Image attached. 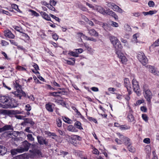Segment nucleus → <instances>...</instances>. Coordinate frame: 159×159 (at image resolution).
<instances>
[{"mask_svg": "<svg viewBox=\"0 0 159 159\" xmlns=\"http://www.w3.org/2000/svg\"><path fill=\"white\" fill-rule=\"evenodd\" d=\"M57 125L58 127H60L61 125V120L58 119L57 120Z\"/></svg>", "mask_w": 159, "mask_h": 159, "instance_id": "nucleus-39", "label": "nucleus"}, {"mask_svg": "<svg viewBox=\"0 0 159 159\" xmlns=\"http://www.w3.org/2000/svg\"><path fill=\"white\" fill-rule=\"evenodd\" d=\"M11 7L12 8L15 9L18 12H21V11L20 10V9L18 8V6L15 4H12L11 5Z\"/></svg>", "mask_w": 159, "mask_h": 159, "instance_id": "nucleus-26", "label": "nucleus"}, {"mask_svg": "<svg viewBox=\"0 0 159 159\" xmlns=\"http://www.w3.org/2000/svg\"><path fill=\"white\" fill-rule=\"evenodd\" d=\"M110 39L113 45L114 46L116 51H120L122 48L121 45L118 39L114 36H111L110 37Z\"/></svg>", "mask_w": 159, "mask_h": 159, "instance_id": "nucleus-2", "label": "nucleus"}, {"mask_svg": "<svg viewBox=\"0 0 159 159\" xmlns=\"http://www.w3.org/2000/svg\"><path fill=\"white\" fill-rule=\"evenodd\" d=\"M157 11H148L149 15H152L156 13Z\"/></svg>", "mask_w": 159, "mask_h": 159, "instance_id": "nucleus-61", "label": "nucleus"}, {"mask_svg": "<svg viewBox=\"0 0 159 159\" xmlns=\"http://www.w3.org/2000/svg\"><path fill=\"white\" fill-rule=\"evenodd\" d=\"M95 9L94 10L97 11L103 14L106 13V11H105V9L100 6H98L96 7H95Z\"/></svg>", "mask_w": 159, "mask_h": 159, "instance_id": "nucleus-15", "label": "nucleus"}, {"mask_svg": "<svg viewBox=\"0 0 159 159\" xmlns=\"http://www.w3.org/2000/svg\"><path fill=\"white\" fill-rule=\"evenodd\" d=\"M159 46V39L155 41L153 43V44H152V45L151 47H152V48H154L156 46Z\"/></svg>", "mask_w": 159, "mask_h": 159, "instance_id": "nucleus-29", "label": "nucleus"}, {"mask_svg": "<svg viewBox=\"0 0 159 159\" xmlns=\"http://www.w3.org/2000/svg\"><path fill=\"white\" fill-rule=\"evenodd\" d=\"M15 149L17 153H21L24 152L20 147H19L18 148Z\"/></svg>", "mask_w": 159, "mask_h": 159, "instance_id": "nucleus-32", "label": "nucleus"}, {"mask_svg": "<svg viewBox=\"0 0 159 159\" xmlns=\"http://www.w3.org/2000/svg\"><path fill=\"white\" fill-rule=\"evenodd\" d=\"M117 134L120 137V139H121L122 141H124V143L126 145L128 146L130 145V143L129 142V139L126 137H125L123 135H121L120 133H118Z\"/></svg>", "mask_w": 159, "mask_h": 159, "instance_id": "nucleus-11", "label": "nucleus"}, {"mask_svg": "<svg viewBox=\"0 0 159 159\" xmlns=\"http://www.w3.org/2000/svg\"><path fill=\"white\" fill-rule=\"evenodd\" d=\"M86 5L88 6L90 8H92L93 9H95V7H94L93 6V5L88 2L86 3Z\"/></svg>", "mask_w": 159, "mask_h": 159, "instance_id": "nucleus-60", "label": "nucleus"}, {"mask_svg": "<svg viewBox=\"0 0 159 159\" xmlns=\"http://www.w3.org/2000/svg\"><path fill=\"white\" fill-rule=\"evenodd\" d=\"M5 36L7 37L13 38L14 36L11 32L9 30H6L4 31Z\"/></svg>", "mask_w": 159, "mask_h": 159, "instance_id": "nucleus-13", "label": "nucleus"}, {"mask_svg": "<svg viewBox=\"0 0 159 159\" xmlns=\"http://www.w3.org/2000/svg\"><path fill=\"white\" fill-rule=\"evenodd\" d=\"M102 27L106 31L110 30V28L108 25L106 23L103 24Z\"/></svg>", "mask_w": 159, "mask_h": 159, "instance_id": "nucleus-27", "label": "nucleus"}, {"mask_svg": "<svg viewBox=\"0 0 159 159\" xmlns=\"http://www.w3.org/2000/svg\"><path fill=\"white\" fill-rule=\"evenodd\" d=\"M30 152H31L33 155L41 156V153L40 151L39 150L34 149L33 151L30 150Z\"/></svg>", "mask_w": 159, "mask_h": 159, "instance_id": "nucleus-17", "label": "nucleus"}, {"mask_svg": "<svg viewBox=\"0 0 159 159\" xmlns=\"http://www.w3.org/2000/svg\"><path fill=\"white\" fill-rule=\"evenodd\" d=\"M22 112L19 111L18 110H16L12 111V113L15 115L17 114H22Z\"/></svg>", "mask_w": 159, "mask_h": 159, "instance_id": "nucleus-34", "label": "nucleus"}, {"mask_svg": "<svg viewBox=\"0 0 159 159\" xmlns=\"http://www.w3.org/2000/svg\"><path fill=\"white\" fill-rule=\"evenodd\" d=\"M8 101L9 102L7 105V108H11L15 107H16V103L14 99H11L9 98Z\"/></svg>", "mask_w": 159, "mask_h": 159, "instance_id": "nucleus-8", "label": "nucleus"}, {"mask_svg": "<svg viewBox=\"0 0 159 159\" xmlns=\"http://www.w3.org/2000/svg\"><path fill=\"white\" fill-rule=\"evenodd\" d=\"M50 95L53 96H59V95L57 94V93L56 92H51L50 93Z\"/></svg>", "mask_w": 159, "mask_h": 159, "instance_id": "nucleus-55", "label": "nucleus"}, {"mask_svg": "<svg viewBox=\"0 0 159 159\" xmlns=\"http://www.w3.org/2000/svg\"><path fill=\"white\" fill-rule=\"evenodd\" d=\"M66 63L67 64H69V65H73L75 63V62H72L71 61H68V60H66Z\"/></svg>", "mask_w": 159, "mask_h": 159, "instance_id": "nucleus-59", "label": "nucleus"}, {"mask_svg": "<svg viewBox=\"0 0 159 159\" xmlns=\"http://www.w3.org/2000/svg\"><path fill=\"white\" fill-rule=\"evenodd\" d=\"M44 19L48 21H51V19L50 17L48 16V15L46 14V15L43 18Z\"/></svg>", "mask_w": 159, "mask_h": 159, "instance_id": "nucleus-52", "label": "nucleus"}, {"mask_svg": "<svg viewBox=\"0 0 159 159\" xmlns=\"http://www.w3.org/2000/svg\"><path fill=\"white\" fill-rule=\"evenodd\" d=\"M142 117L143 119L146 121H147L148 120V117L146 115V114H143L142 115Z\"/></svg>", "mask_w": 159, "mask_h": 159, "instance_id": "nucleus-49", "label": "nucleus"}, {"mask_svg": "<svg viewBox=\"0 0 159 159\" xmlns=\"http://www.w3.org/2000/svg\"><path fill=\"white\" fill-rule=\"evenodd\" d=\"M30 145V143H29L27 140H25L22 143L20 147L23 152H24L28 150Z\"/></svg>", "mask_w": 159, "mask_h": 159, "instance_id": "nucleus-6", "label": "nucleus"}, {"mask_svg": "<svg viewBox=\"0 0 159 159\" xmlns=\"http://www.w3.org/2000/svg\"><path fill=\"white\" fill-rule=\"evenodd\" d=\"M121 140H119L118 139H115L116 142L118 144H121L122 143V140H121V139H120Z\"/></svg>", "mask_w": 159, "mask_h": 159, "instance_id": "nucleus-54", "label": "nucleus"}, {"mask_svg": "<svg viewBox=\"0 0 159 159\" xmlns=\"http://www.w3.org/2000/svg\"><path fill=\"white\" fill-rule=\"evenodd\" d=\"M68 130L70 131L74 132L75 130V128L72 125L69 126L67 128Z\"/></svg>", "mask_w": 159, "mask_h": 159, "instance_id": "nucleus-28", "label": "nucleus"}, {"mask_svg": "<svg viewBox=\"0 0 159 159\" xmlns=\"http://www.w3.org/2000/svg\"><path fill=\"white\" fill-rule=\"evenodd\" d=\"M127 117L129 122H132L134 120V117L133 115L130 113L128 115Z\"/></svg>", "mask_w": 159, "mask_h": 159, "instance_id": "nucleus-22", "label": "nucleus"}, {"mask_svg": "<svg viewBox=\"0 0 159 159\" xmlns=\"http://www.w3.org/2000/svg\"><path fill=\"white\" fill-rule=\"evenodd\" d=\"M9 98L5 96H2L0 97V101L3 103H4L7 102L9 101Z\"/></svg>", "mask_w": 159, "mask_h": 159, "instance_id": "nucleus-18", "label": "nucleus"}, {"mask_svg": "<svg viewBox=\"0 0 159 159\" xmlns=\"http://www.w3.org/2000/svg\"><path fill=\"white\" fill-rule=\"evenodd\" d=\"M144 96L148 102L150 103L151 99L152 98V93L147 84H144L143 86Z\"/></svg>", "mask_w": 159, "mask_h": 159, "instance_id": "nucleus-1", "label": "nucleus"}, {"mask_svg": "<svg viewBox=\"0 0 159 159\" xmlns=\"http://www.w3.org/2000/svg\"><path fill=\"white\" fill-rule=\"evenodd\" d=\"M41 3L43 5L46 6L47 7L48 6V3H47L46 2L44 1H42L41 2Z\"/></svg>", "mask_w": 159, "mask_h": 159, "instance_id": "nucleus-58", "label": "nucleus"}, {"mask_svg": "<svg viewBox=\"0 0 159 159\" xmlns=\"http://www.w3.org/2000/svg\"><path fill=\"white\" fill-rule=\"evenodd\" d=\"M124 84L125 86L127 89L129 94L130 95L131 94V91L130 89L131 88L130 87V82L128 78H125L124 79Z\"/></svg>", "mask_w": 159, "mask_h": 159, "instance_id": "nucleus-9", "label": "nucleus"}, {"mask_svg": "<svg viewBox=\"0 0 159 159\" xmlns=\"http://www.w3.org/2000/svg\"><path fill=\"white\" fill-rule=\"evenodd\" d=\"M106 13H107L108 15L112 16L116 19H117L118 18L117 16L115 14V13L113 12L112 11L110 10L109 9L106 10Z\"/></svg>", "mask_w": 159, "mask_h": 159, "instance_id": "nucleus-12", "label": "nucleus"}, {"mask_svg": "<svg viewBox=\"0 0 159 159\" xmlns=\"http://www.w3.org/2000/svg\"><path fill=\"white\" fill-rule=\"evenodd\" d=\"M11 153L12 155H15L17 154V153L15 149L11 150Z\"/></svg>", "mask_w": 159, "mask_h": 159, "instance_id": "nucleus-47", "label": "nucleus"}, {"mask_svg": "<svg viewBox=\"0 0 159 159\" xmlns=\"http://www.w3.org/2000/svg\"><path fill=\"white\" fill-rule=\"evenodd\" d=\"M25 110L27 111H29L31 110V107L29 104L25 106Z\"/></svg>", "mask_w": 159, "mask_h": 159, "instance_id": "nucleus-41", "label": "nucleus"}, {"mask_svg": "<svg viewBox=\"0 0 159 159\" xmlns=\"http://www.w3.org/2000/svg\"><path fill=\"white\" fill-rule=\"evenodd\" d=\"M111 25L113 26L116 27H117L119 26L118 24L117 23L113 21L111 22Z\"/></svg>", "mask_w": 159, "mask_h": 159, "instance_id": "nucleus-40", "label": "nucleus"}, {"mask_svg": "<svg viewBox=\"0 0 159 159\" xmlns=\"http://www.w3.org/2000/svg\"><path fill=\"white\" fill-rule=\"evenodd\" d=\"M125 30L127 32L130 31L131 30L130 26L128 25H126L125 26Z\"/></svg>", "mask_w": 159, "mask_h": 159, "instance_id": "nucleus-33", "label": "nucleus"}, {"mask_svg": "<svg viewBox=\"0 0 159 159\" xmlns=\"http://www.w3.org/2000/svg\"><path fill=\"white\" fill-rule=\"evenodd\" d=\"M47 7L52 11H55V8L51 5H48V6Z\"/></svg>", "mask_w": 159, "mask_h": 159, "instance_id": "nucleus-50", "label": "nucleus"}, {"mask_svg": "<svg viewBox=\"0 0 159 159\" xmlns=\"http://www.w3.org/2000/svg\"><path fill=\"white\" fill-rule=\"evenodd\" d=\"M46 109L49 111L52 112L53 111L52 105L49 104H47L46 105Z\"/></svg>", "mask_w": 159, "mask_h": 159, "instance_id": "nucleus-25", "label": "nucleus"}, {"mask_svg": "<svg viewBox=\"0 0 159 159\" xmlns=\"http://www.w3.org/2000/svg\"><path fill=\"white\" fill-rule=\"evenodd\" d=\"M89 33L92 35L98 36V33L94 29H91L89 30Z\"/></svg>", "mask_w": 159, "mask_h": 159, "instance_id": "nucleus-21", "label": "nucleus"}, {"mask_svg": "<svg viewBox=\"0 0 159 159\" xmlns=\"http://www.w3.org/2000/svg\"><path fill=\"white\" fill-rule=\"evenodd\" d=\"M129 128H130L129 127H127V126H126V127H125L123 125H121V126H120V129L121 130L129 129Z\"/></svg>", "mask_w": 159, "mask_h": 159, "instance_id": "nucleus-48", "label": "nucleus"}, {"mask_svg": "<svg viewBox=\"0 0 159 159\" xmlns=\"http://www.w3.org/2000/svg\"><path fill=\"white\" fill-rule=\"evenodd\" d=\"M15 86L16 88V91H15L14 93L16 97H19L20 99H21L22 96L25 95V93L22 91L21 86L19 84L16 83Z\"/></svg>", "mask_w": 159, "mask_h": 159, "instance_id": "nucleus-3", "label": "nucleus"}, {"mask_svg": "<svg viewBox=\"0 0 159 159\" xmlns=\"http://www.w3.org/2000/svg\"><path fill=\"white\" fill-rule=\"evenodd\" d=\"M52 37L54 39L56 40H57L58 38V36L56 34L53 35Z\"/></svg>", "mask_w": 159, "mask_h": 159, "instance_id": "nucleus-62", "label": "nucleus"}, {"mask_svg": "<svg viewBox=\"0 0 159 159\" xmlns=\"http://www.w3.org/2000/svg\"><path fill=\"white\" fill-rule=\"evenodd\" d=\"M143 142L146 143L148 144L150 143V139L149 138H145V139L143 141Z\"/></svg>", "mask_w": 159, "mask_h": 159, "instance_id": "nucleus-44", "label": "nucleus"}, {"mask_svg": "<svg viewBox=\"0 0 159 159\" xmlns=\"http://www.w3.org/2000/svg\"><path fill=\"white\" fill-rule=\"evenodd\" d=\"M16 69L20 70H21V71H24V70H26V69L24 67H21L20 66H17L16 67Z\"/></svg>", "mask_w": 159, "mask_h": 159, "instance_id": "nucleus-35", "label": "nucleus"}, {"mask_svg": "<svg viewBox=\"0 0 159 159\" xmlns=\"http://www.w3.org/2000/svg\"><path fill=\"white\" fill-rule=\"evenodd\" d=\"M81 123L78 121H76L75 124V126L76 127L80 129H82V127L81 126Z\"/></svg>", "mask_w": 159, "mask_h": 159, "instance_id": "nucleus-24", "label": "nucleus"}, {"mask_svg": "<svg viewBox=\"0 0 159 159\" xmlns=\"http://www.w3.org/2000/svg\"><path fill=\"white\" fill-rule=\"evenodd\" d=\"M80 138L78 135H72L70 140V143L76 146L78 143L77 141L76 140H80Z\"/></svg>", "mask_w": 159, "mask_h": 159, "instance_id": "nucleus-10", "label": "nucleus"}, {"mask_svg": "<svg viewBox=\"0 0 159 159\" xmlns=\"http://www.w3.org/2000/svg\"><path fill=\"white\" fill-rule=\"evenodd\" d=\"M7 152L6 148L2 145H0V154L3 155L5 154Z\"/></svg>", "mask_w": 159, "mask_h": 159, "instance_id": "nucleus-19", "label": "nucleus"}, {"mask_svg": "<svg viewBox=\"0 0 159 159\" xmlns=\"http://www.w3.org/2000/svg\"><path fill=\"white\" fill-rule=\"evenodd\" d=\"M145 151L146 153L147 154L148 156H149L151 151V148L150 146L149 145L146 146L145 148Z\"/></svg>", "mask_w": 159, "mask_h": 159, "instance_id": "nucleus-20", "label": "nucleus"}, {"mask_svg": "<svg viewBox=\"0 0 159 159\" xmlns=\"http://www.w3.org/2000/svg\"><path fill=\"white\" fill-rule=\"evenodd\" d=\"M120 51L117 50L116 51V53L117 54L118 57L121 59V61L123 63H125L127 61V59L124 56L123 53L120 52Z\"/></svg>", "mask_w": 159, "mask_h": 159, "instance_id": "nucleus-7", "label": "nucleus"}, {"mask_svg": "<svg viewBox=\"0 0 159 159\" xmlns=\"http://www.w3.org/2000/svg\"><path fill=\"white\" fill-rule=\"evenodd\" d=\"M64 119H65V120H64V121L66 122H67L68 123H71L70 122V121H71V120L69 118H67V117H64Z\"/></svg>", "mask_w": 159, "mask_h": 159, "instance_id": "nucleus-53", "label": "nucleus"}, {"mask_svg": "<svg viewBox=\"0 0 159 159\" xmlns=\"http://www.w3.org/2000/svg\"><path fill=\"white\" fill-rule=\"evenodd\" d=\"M68 54L71 56H73L75 57H78V54H77L76 52H69Z\"/></svg>", "mask_w": 159, "mask_h": 159, "instance_id": "nucleus-30", "label": "nucleus"}, {"mask_svg": "<svg viewBox=\"0 0 159 159\" xmlns=\"http://www.w3.org/2000/svg\"><path fill=\"white\" fill-rule=\"evenodd\" d=\"M15 117L18 119H24V116L20 115H16Z\"/></svg>", "mask_w": 159, "mask_h": 159, "instance_id": "nucleus-46", "label": "nucleus"}, {"mask_svg": "<svg viewBox=\"0 0 159 159\" xmlns=\"http://www.w3.org/2000/svg\"><path fill=\"white\" fill-rule=\"evenodd\" d=\"M111 6L113 7V8L114 9H115L116 11H117V10H118V9L119 7L118 6L116 5L114 3H112V4H111Z\"/></svg>", "mask_w": 159, "mask_h": 159, "instance_id": "nucleus-56", "label": "nucleus"}, {"mask_svg": "<svg viewBox=\"0 0 159 159\" xmlns=\"http://www.w3.org/2000/svg\"><path fill=\"white\" fill-rule=\"evenodd\" d=\"M27 136L28 139L31 141H33L34 140V138L33 137L31 134H28L27 135Z\"/></svg>", "mask_w": 159, "mask_h": 159, "instance_id": "nucleus-31", "label": "nucleus"}, {"mask_svg": "<svg viewBox=\"0 0 159 159\" xmlns=\"http://www.w3.org/2000/svg\"><path fill=\"white\" fill-rule=\"evenodd\" d=\"M37 138L39 143L40 144L43 145L44 144L46 145L47 144V142L43 137H42L38 136Z\"/></svg>", "mask_w": 159, "mask_h": 159, "instance_id": "nucleus-14", "label": "nucleus"}, {"mask_svg": "<svg viewBox=\"0 0 159 159\" xmlns=\"http://www.w3.org/2000/svg\"><path fill=\"white\" fill-rule=\"evenodd\" d=\"M57 3V2L54 0H50V5L55 6Z\"/></svg>", "mask_w": 159, "mask_h": 159, "instance_id": "nucleus-42", "label": "nucleus"}, {"mask_svg": "<svg viewBox=\"0 0 159 159\" xmlns=\"http://www.w3.org/2000/svg\"><path fill=\"white\" fill-rule=\"evenodd\" d=\"M4 131L9 130H13L11 126L10 125H7L3 127Z\"/></svg>", "mask_w": 159, "mask_h": 159, "instance_id": "nucleus-23", "label": "nucleus"}, {"mask_svg": "<svg viewBox=\"0 0 159 159\" xmlns=\"http://www.w3.org/2000/svg\"><path fill=\"white\" fill-rule=\"evenodd\" d=\"M30 11L32 12V13L35 16H39L38 14L37 13L36 11L33 10H30Z\"/></svg>", "mask_w": 159, "mask_h": 159, "instance_id": "nucleus-57", "label": "nucleus"}, {"mask_svg": "<svg viewBox=\"0 0 159 159\" xmlns=\"http://www.w3.org/2000/svg\"><path fill=\"white\" fill-rule=\"evenodd\" d=\"M149 71L155 75H158L159 72L156 70L155 69L153 66H149Z\"/></svg>", "mask_w": 159, "mask_h": 159, "instance_id": "nucleus-16", "label": "nucleus"}, {"mask_svg": "<svg viewBox=\"0 0 159 159\" xmlns=\"http://www.w3.org/2000/svg\"><path fill=\"white\" fill-rule=\"evenodd\" d=\"M128 148L129 150L131 152H134L135 151L133 147H132L130 146V145L128 146Z\"/></svg>", "mask_w": 159, "mask_h": 159, "instance_id": "nucleus-36", "label": "nucleus"}, {"mask_svg": "<svg viewBox=\"0 0 159 159\" xmlns=\"http://www.w3.org/2000/svg\"><path fill=\"white\" fill-rule=\"evenodd\" d=\"M144 101L143 100H138L136 102L135 105H139L141 104L142 103H143Z\"/></svg>", "mask_w": 159, "mask_h": 159, "instance_id": "nucleus-45", "label": "nucleus"}, {"mask_svg": "<svg viewBox=\"0 0 159 159\" xmlns=\"http://www.w3.org/2000/svg\"><path fill=\"white\" fill-rule=\"evenodd\" d=\"M92 90L93 91L97 92L98 91V89L97 88L93 87L91 88Z\"/></svg>", "mask_w": 159, "mask_h": 159, "instance_id": "nucleus-63", "label": "nucleus"}, {"mask_svg": "<svg viewBox=\"0 0 159 159\" xmlns=\"http://www.w3.org/2000/svg\"><path fill=\"white\" fill-rule=\"evenodd\" d=\"M33 66L36 71L39 70V66L37 64L34 63V65H33Z\"/></svg>", "mask_w": 159, "mask_h": 159, "instance_id": "nucleus-51", "label": "nucleus"}, {"mask_svg": "<svg viewBox=\"0 0 159 159\" xmlns=\"http://www.w3.org/2000/svg\"><path fill=\"white\" fill-rule=\"evenodd\" d=\"M23 157L22 155L17 156L16 157V159H23Z\"/></svg>", "mask_w": 159, "mask_h": 159, "instance_id": "nucleus-64", "label": "nucleus"}, {"mask_svg": "<svg viewBox=\"0 0 159 159\" xmlns=\"http://www.w3.org/2000/svg\"><path fill=\"white\" fill-rule=\"evenodd\" d=\"M75 50V52H76L77 54L79 53H81L83 51V50L82 48L76 49Z\"/></svg>", "mask_w": 159, "mask_h": 159, "instance_id": "nucleus-43", "label": "nucleus"}, {"mask_svg": "<svg viewBox=\"0 0 159 159\" xmlns=\"http://www.w3.org/2000/svg\"><path fill=\"white\" fill-rule=\"evenodd\" d=\"M155 5L153 1H151L149 2L148 5L149 7H153Z\"/></svg>", "mask_w": 159, "mask_h": 159, "instance_id": "nucleus-38", "label": "nucleus"}, {"mask_svg": "<svg viewBox=\"0 0 159 159\" xmlns=\"http://www.w3.org/2000/svg\"><path fill=\"white\" fill-rule=\"evenodd\" d=\"M132 84L134 91L138 96H139L141 93L138 82L135 80L134 79L132 81Z\"/></svg>", "mask_w": 159, "mask_h": 159, "instance_id": "nucleus-5", "label": "nucleus"}, {"mask_svg": "<svg viewBox=\"0 0 159 159\" xmlns=\"http://www.w3.org/2000/svg\"><path fill=\"white\" fill-rule=\"evenodd\" d=\"M137 57L139 60L143 65L145 66L147 64L148 60L144 53L142 52H139Z\"/></svg>", "mask_w": 159, "mask_h": 159, "instance_id": "nucleus-4", "label": "nucleus"}, {"mask_svg": "<svg viewBox=\"0 0 159 159\" xmlns=\"http://www.w3.org/2000/svg\"><path fill=\"white\" fill-rule=\"evenodd\" d=\"M50 15L52 17L55 19L56 21L60 22V20L59 18L57 17L56 16L51 14H50Z\"/></svg>", "mask_w": 159, "mask_h": 159, "instance_id": "nucleus-37", "label": "nucleus"}]
</instances>
